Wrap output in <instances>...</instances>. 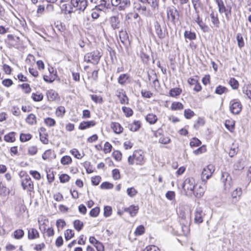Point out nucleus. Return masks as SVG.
Returning <instances> with one entry per match:
<instances>
[{
  "instance_id": "nucleus-1",
  "label": "nucleus",
  "mask_w": 251,
  "mask_h": 251,
  "mask_svg": "<svg viewBox=\"0 0 251 251\" xmlns=\"http://www.w3.org/2000/svg\"><path fill=\"white\" fill-rule=\"evenodd\" d=\"M6 47L9 49H19L22 45V41L18 36L13 34H8L4 39Z\"/></svg>"
},
{
  "instance_id": "nucleus-2",
  "label": "nucleus",
  "mask_w": 251,
  "mask_h": 251,
  "mask_svg": "<svg viewBox=\"0 0 251 251\" xmlns=\"http://www.w3.org/2000/svg\"><path fill=\"white\" fill-rule=\"evenodd\" d=\"M102 55L101 51L96 50L86 53L84 56V60L87 63L97 65L99 63Z\"/></svg>"
},
{
  "instance_id": "nucleus-3",
  "label": "nucleus",
  "mask_w": 251,
  "mask_h": 251,
  "mask_svg": "<svg viewBox=\"0 0 251 251\" xmlns=\"http://www.w3.org/2000/svg\"><path fill=\"white\" fill-rule=\"evenodd\" d=\"M217 5L218 11L220 13H224L226 19L228 20L231 16V6H226L223 0H214Z\"/></svg>"
},
{
  "instance_id": "nucleus-4",
  "label": "nucleus",
  "mask_w": 251,
  "mask_h": 251,
  "mask_svg": "<svg viewBox=\"0 0 251 251\" xmlns=\"http://www.w3.org/2000/svg\"><path fill=\"white\" fill-rule=\"evenodd\" d=\"M25 63L28 67L36 64L39 71H43L45 68L44 62L41 60L36 61L35 56L31 54H28L27 55Z\"/></svg>"
},
{
  "instance_id": "nucleus-5",
  "label": "nucleus",
  "mask_w": 251,
  "mask_h": 251,
  "mask_svg": "<svg viewBox=\"0 0 251 251\" xmlns=\"http://www.w3.org/2000/svg\"><path fill=\"white\" fill-rule=\"evenodd\" d=\"M167 17L168 20L171 21L174 24L179 21V13L174 7H169L166 10Z\"/></svg>"
},
{
  "instance_id": "nucleus-6",
  "label": "nucleus",
  "mask_w": 251,
  "mask_h": 251,
  "mask_svg": "<svg viewBox=\"0 0 251 251\" xmlns=\"http://www.w3.org/2000/svg\"><path fill=\"white\" fill-rule=\"evenodd\" d=\"M221 180L224 184V190L226 191H229L231 188L233 182L231 176L227 172L222 173Z\"/></svg>"
},
{
  "instance_id": "nucleus-7",
  "label": "nucleus",
  "mask_w": 251,
  "mask_h": 251,
  "mask_svg": "<svg viewBox=\"0 0 251 251\" xmlns=\"http://www.w3.org/2000/svg\"><path fill=\"white\" fill-rule=\"evenodd\" d=\"M115 96L122 104H127L129 99L123 88H118L115 91Z\"/></svg>"
},
{
  "instance_id": "nucleus-8",
  "label": "nucleus",
  "mask_w": 251,
  "mask_h": 251,
  "mask_svg": "<svg viewBox=\"0 0 251 251\" xmlns=\"http://www.w3.org/2000/svg\"><path fill=\"white\" fill-rule=\"evenodd\" d=\"M196 14V16L194 19V22L197 24L203 32H209L210 31L209 26L203 22L200 13Z\"/></svg>"
},
{
  "instance_id": "nucleus-9",
  "label": "nucleus",
  "mask_w": 251,
  "mask_h": 251,
  "mask_svg": "<svg viewBox=\"0 0 251 251\" xmlns=\"http://www.w3.org/2000/svg\"><path fill=\"white\" fill-rule=\"evenodd\" d=\"M195 186L196 182L194 178L193 177H188L184 180L182 188L184 191L190 192V193L192 194Z\"/></svg>"
},
{
  "instance_id": "nucleus-10",
  "label": "nucleus",
  "mask_w": 251,
  "mask_h": 251,
  "mask_svg": "<svg viewBox=\"0 0 251 251\" xmlns=\"http://www.w3.org/2000/svg\"><path fill=\"white\" fill-rule=\"evenodd\" d=\"M123 18V15L121 13H117V15L113 16L110 18V24L112 27L115 29L120 27L121 21Z\"/></svg>"
},
{
  "instance_id": "nucleus-11",
  "label": "nucleus",
  "mask_w": 251,
  "mask_h": 251,
  "mask_svg": "<svg viewBox=\"0 0 251 251\" xmlns=\"http://www.w3.org/2000/svg\"><path fill=\"white\" fill-rule=\"evenodd\" d=\"M214 171V167L209 165L203 169L201 175V178L202 181H206L212 176Z\"/></svg>"
},
{
  "instance_id": "nucleus-12",
  "label": "nucleus",
  "mask_w": 251,
  "mask_h": 251,
  "mask_svg": "<svg viewBox=\"0 0 251 251\" xmlns=\"http://www.w3.org/2000/svg\"><path fill=\"white\" fill-rule=\"evenodd\" d=\"M60 6L62 11H63L66 14H71L75 11V7L74 3L72 2V0L69 1V2H65L64 3H61Z\"/></svg>"
},
{
  "instance_id": "nucleus-13",
  "label": "nucleus",
  "mask_w": 251,
  "mask_h": 251,
  "mask_svg": "<svg viewBox=\"0 0 251 251\" xmlns=\"http://www.w3.org/2000/svg\"><path fill=\"white\" fill-rule=\"evenodd\" d=\"M209 17L211 23V27L216 28H219L221 22L218 14L214 11H212L209 14Z\"/></svg>"
},
{
  "instance_id": "nucleus-14",
  "label": "nucleus",
  "mask_w": 251,
  "mask_h": 251,
  "mask_svg": "<svg viewBox=\"0 0 251 251\" xmlns=\"http://www.w3.org/2000/svg\"><path fill=\"white\" fill-rule=\"evenodd\" d=\"M48 70L49 74L44 75L43 79L46 82L51 83L56 79L57 76V72L52 67L49 68Z\"/></svg>"
},
{
  "instance_id": "nucleus-15",
  "label": "nucleus",
  "mask_w": 251,
  "mask_h": 251,
  "mask_svg": "<svg viewBox=\"0 0 251 251\" xmlns=\"http://www.w3.org/2000/svg\"><path fill=\"white\" fill-rule=\"evenodd\" d=\"M196 13H200L205 9L204 0H192Z\"/></svg>"
},
{
  "instance_id": "nucleus-16",
  "label": "nucleus",
  "mask_w": 251,
  "mask_h": 251,
  "mask_svg": "<svg viewBox=\"0 0 251 251\" xmlns=\"http://www.w3.org/2000/svg\"><path fill=\"white\" fill-rule=\"evenodd\" d=\"M22 186L24 190L27 189L28 191H32L33 183L29 176L26 175L22 180Z\"/></svg>"
},
{
  "instance_id": "nucleus-17",
  "label": "nucleus",
  "mask_w": 251,
  "mask_h": 251,
  "mask_svg": "<svg viewBox=\"0 0 251 251\" xmlns=\"http://www.w3.org/2000/svg\"><path fill=\"white\" fill-rule=\"evenodd\" d=\"M205 216L201 207H197L195 211L194 222L196 224H200L203 222V218Z\"/></svg>"
},
{
  "instance_id": "nucleus-18",
  "label": "nucleus",
  "mask_w": 251,
  "mask_h": 251,
  "mask_svg": "<svg viewBox=\"0 0 251 251\" xmlns=\"http://www.w3.org/2000/svg\"><path fill=\"white\" fill-rule=\"evenodd\" d=\"M143 153V152L141 150L134 151L133 154L136 164L141 165L144 163V157Z\"/></svg>"
},
{
  "instance_id": "nucleus-19",
  "label": "nucleus",
  "mask_w": 251,
  "mask_h": 251,
  "mask_svg": "<svg viewBox=\"0 0 251 251\" xmlns=\"http://www.w3.org/2000/svg\"><path fill=\"white\" fill-rule=\"evenodd\" d=\"M75 11H84L87 6V1L86 0H72Z\"/></svg>"
},
{
  "instance_id": "nucleus-20",
  "label": "nucleus",
  "mask_w": 251,
  "mask_h": 251,
  "mask_svg": "<svg viewBox=\"0 0 251 251\" xmlns=\"http://www.w3.org/2000/svg\"><path fill=\"white\" fill-rule=\"evenodd\" d=\"M46 94L48 99L50 101H54L59 99L58 94L52 89L48 90Z\"/></svg>"
},
{
  "instance_id": "nucleus-21",
  "label": "nucleus",
  "mask_w": 251,
  "mask_h": 251,
  "mask_svg": "<svg viewBox=\"0 0 251 251\" xmlns=\"http://www.w3.org/2000/svg\"><path fill=\"white\" fill-rule=\"evenodd\" d=\"M139 207L137 205H131L128 207L124 208V211L128 213L130 216L134 217L138 213Z\"/></svg>"
},
{
  "instance_id": "nucleus-22",
  "label": "nucleus",
  "mask_w": 251,
  "mask_h": 251,
  "mask_svg": "<svg viewBox=\"0 0 251 251\" xmlns=\"http://www.w3.org/2000/svg\"><path fill=\"white\" fill-rule=\"evenodd\" d=\"M242 108V104L241 101L238 99H233L230 102V110H241Z\"/></svg>"
},
{
  "instance_id": "nucleus-23",
  "label": "nucleus",
  "mask_w": 251,
  "mask_h": 251,
  "mask_svg": "<svg viewBox=\"0 0 251 251\" xmlns=\"http://www.w3.org/2000/svg\"><path fill=\"white\" fill-rule=\"evenodd\" d=\"M130 76L127 74H123L118 78V82L121 85H125L129 81Z\"/></svg>"
},
{
  "instance_id": "nucleus-24",
  "label": "nucleus",
  "mask_w": 251,
  "mask_h": 251,
  "mask_svg": "<svg viewBox=\"0 0 251 251\" xmlns=\"http://www.w3.org/2000/svg\"><path fill=\"white\" fill-rule=\"evenodd\" d=\"M96 123L93 121L82 122L79 126V129L81 130H84L86 128H89L91 126H93L95 125Z\"/></svg>"
},
{
  "instance_id": "nucleus-25",
  "label": "nucleus",
  "mask_w": 251,
  "mask_h": 251,
  "mask_svg": "<svg viewBox=\"0 0 251 251\" xmlns=\"http://www.w3.org/2000/svg\"><path fill=\"white\" fill-rule=\"evenodd\" d=\"M182 90L179 87H176L172 88L170 90L169 94L170 97H177L179 96L182 93Z\"/></svg>"
},
{
  "instance_id": "nucleus-26",
  "label": "nucleus",
  "mask_w": 251,
  "mask_h": 251,
  "mask_svg": "<svg viewBox=\"0 0 251 251\" xmlns=\"http://www.w3.org/2000/svg\"><path fill=\"white\" fill-rule=\"evenodd\" d=\"M111 127L116 134H120L123 132V128L118 123L113 122L111 124Z\"/></svg>"
},
{
  "instance_id": "nucleus-27",
  "label": "nucleus",
  "mask_w": 251,
  "mask_h": 251,
  "mask_svg": "<svg viewBox=\"0 0 251 251\" xmlns=\"http://www.w3.org/2000/svg\"><path fill=\"white\" fill-rule=\"evenodd\" d=\"M19 87L22 89L23 92L26 95H28L31 92L32 89L29 84L27 83L20 84Z\"/></svg>"
},
{
  "instance_id": "nucleus-28",
  "label": "nucleus",
  "mask_w": 251,
  "mask_h": 251,
  "mask_svg": "<svg viewBox=\"0 0 251 251\" xmlns=\"http://www.w3.org/2000/svg\"><path fill=\"white\" fill-rule=\"evenodd\" d=\"M184 37L186 39H188L190 41L195 40L197 38L196 33L191 30H185L184 32Z\"/></svg>"
},
{
  "instance_id": "nucleus-29",
  "label": "nucleus",
  "mask_w": 251,
  "mask_h": 251,
  "mask_svg": "<svg viewBox=\"0 0 251 251\" xmlns=\"http://www.w3.org/2000/svg\"><path fill=\"white\" fill-rule=\"evenodd\" d=\"M130 5V2L129 0H121L120 3L117 6L119 10H125Z\"/></svg>"
},
{
  "instance_id": "nucleus-30",
  "label": "nucleus",
  "mask_w": 251,
  "mask_h": 251,
  "mask_svg": "<svg viewBox=\"0 0 251 251\" xmlns=\"http://www.w3.org/2000/svg\"><path fill=\"white\" fill-rule=\"evenodd\" d=\"M228 92L229 90L226 87L221 85L217 86L215 90V93L220 95L227 93Z\"/></svg>"
},
{
  "instance_id": "nucleus-31",
  "label": "nucleus",
  "mask_w": 251,
  "mask_h": 251,
  "mask_svg": "<svg viewBox=\"0 0 251 251\" xmlns=\"http://www.w3.org/2000/svg\"><path fill=\"white\" fill-rule=\"evenodd\" d=\"M228 83L233 90H237L239 87V83L234 77H230Z\"/></svg>"
},
{
  "instance_id": "nucleus-32",
  "label": "nucleus",
  "mask_w": 251,
  "mask_h": 251,
  "mask_svg": "<svg viewBox=\"0 0 251 251\" xmlns=\"http://www.w3.org/2000/svg\"><path fill=\"white\" fill-rule=\"evenodd\" d=\"M31 97L33 100L38 102L43 100L44 95L42 93L37 91L35 93H32Z\"/></svg>"
},
{
  "instance_id": "nucleus-33",
  "label": "nucleus",
  "mask_w": 251,
  "mask_h": 251,
  "mask_svg": "<svg viewBox=\"0 0 251 251\" xmlns=\"http://www.w3.org/2000/svg\"><path fill=\"white\" fill-rule=\"evenodd\" d=\"M205 189L203 187L200 186L195 192L194 190L193 191L192 194H194L197 198H201L203 196L205 192Z\"/></svg>"
},
{
  "instance_id": "nucleus-34",
  "label": "nucleus",
  "mask_w": 251,
  "mask_h": 251,
  "mask_svg": "<svg viewBox=\"0 0 251 251\" xmlns=\"http://www.w3.org/2000/svg\"><path fill=\"white\" fill-rule=\"evenodd\" d=\"M39 237V233L35 228H30L28 230V238L29 239H34Z\"/></svg>"
},
{
  "instance_id": "nucleus-35",
  "label": "nucleus",
  "mask_w": 251,
  "mask_h": 251,
  "mask_svg": "<svg viewBox=\"0 0 251 251\" xmlns=\"http://www.w3.org/2000/svg\"><path fill=\"white\" fill-rule=\"evenodd\" d=\"M243 92L251 100V84L245 85L243 87Z\"/></svg>"
},
{
  "instance_id": "nucleus-36",
  "label": "nucleus",
  "mask_w": 251,
  "mask_h": 251,
  "mask_svg": "<svg viewBox=\"0 0 251 251\" xmlns=\"http://www.w3.org/2000/svg\"><path fill=\"white\" fill-rule=\"evenodd\" d=\"M15 134L16 133L15 132H9L4 136V140L7 142H14L16 140L15 137Z\"/></svg>"
},
{
  "instance_id": "nucleus-37",
  "label": "nucleus",
  "mask_w": 251,
  "mask_h": 251,
  "mask_svg": "<svg viewBox=\"0 0 251 251\" xmlns=\"http://www.w3.org/2000/svg\"><path fill=\"white\" fill-rule=\"evenodd\" d=\"M38 70V69H37L35 67V65L28 67L29 73L34 77H37L39 75V73Z\"/></svg>"
},
{
  "instance_id": "nucleus-38",
  "label": "nucleus",
  "mask_w": 251,
  "mask_h": 251,
  "mask_svg": "<svg viewBox=\"0 0 251 251\" xmlns=\"http://www.w3.org/2000/svg\"><path fill=\"white\" fill-rule=\"evenodd\" d=\"M91 100L96 103L101 104L103 102V98L100 95L93 94L90 95Z\"/></svg>"
},
{
  "instance_id": "nucleus-39",
  "label": "nucleus",
  "mask_w": 251,
  "mask_h": 251,
  "mask_svg": "<svg viewBox=\"0 0 251 251\" xmlns=\"http://www.w3.org/2000/svg\"><path fill=\"white\" fill-rule=\"evenodd\" d=\"M101 12V10L100 8H98V6H96L94 9H93L91 13V17L93 19H98L100 16V13Z\"/></svg>"
},
{
  "instance_id": "nucleus-40",
  "label": "nucleus",
  "mask_w": 251,
  "mask_h": 251,
  "mask_svg": "<svg viewBox=\"0 0 251 251\" xmlns=\"http://www.w3.org/2000/svg\"><path fill=\"white\" fill-rule=\"evenodd\" d=\"M146 119L151 124L156 123L157 120V116L153 114H149L146 116Z\"/></svg>"
},
{
  "instance_id": "nucleus-41",
  "label": "nucleus",
  "mask_w": 251,
  "mask_h": 251,
  "mask_svg": "<svg viewBox=\"0 0 251 251\" xmlns=\"http://www.w3.org/2000/svg\"><path fill=\"white\" fill-rule=\"evenodd\" d=\"M141 127V123L139 121H135L133 124L129 125L130 130L132 131H137Z\"/></svg>"
},
{
  "instance_id": "nucleus-42",
  "label": "nucleus",
  "mask_w": 251,
  "mask_h": 251,
  "mask_svg": "<svg viewBox=\"0 0 251 251\" xmlns=\"http://www.w3.org/2000/svg\"><path fill=\"white\" fill-rule=\"evenodd\" d=\"M74 228L78 231H80L83 227V223L79 220H75L74 221Z\"/></svg>"
},
{
  "instance_id": "nucleus-43",
  "label": "nucleus",
  "mask_w": 251,
  "mask_h": 251,
  "mask_svg": "<svg viewBox=\"0 0 251 251\" xmlns=\"http://www.w3.org/2000/svg\"><path fill=\"white\" fill-rule=\"evenodd\" d=\"M25 232L23 229H18L15 230L13 232V235L15 239H20L24 235Z\"/></svg>"
},
{
  "instance_id": "nucleus-44",
  "label": "nucleus",
  "mask_w": 251,
  "mask_h": 251,
  "mask_svg": "<svg viewBox=\"0 0 251 251\" xmlns=\"http://www.w3.org/2000/svg\"><path fill=\"white\" fill-rule=\"evenodd\" d=\"M155 31L159 38L163 39L165 37V34L163 32L160 25L155 26Z\"/></svg>"
},
{
  "instance_id": "nucleus-45",
  "label": "nucleus",
  "mask_w": 251,
  "mask_h": 251,
  "mask_svg": "<svg viewBox=\"0 0 251 251\" xmlns=\"http://www.w3.org/2000/svg\"><path fill=\"white\" fill-rule=\"evenodd\" d=\"M172 110H181L183 108V105L180 102L174 101L171 105Z\"/></svg>"
},
{
  "instance_id": "nucleus-46",
  "label": "nucleus",
  "mask_w": 251,
  "mask_h": 251,
  "mask_svg": "<svg viewBox=\"0 0 251 251\" xmlns=\"http://www.w3.org/2000/svg\"><path fill=\"white\" fill-rule=\"evenodd\" d=\"M32 137V135L29 133H21L20 136V140L22 142H25L30 140Z\"/></svg>"
},
{
  "instance_id": "nucleus-47",
  "label": "nucleus",
  "mask_w": 251,
  "mask_h": 251,
  "mask_svg": "<svg viewBox=\"0 0 251 251\" xmlns=\"http://www.w3.org/2000/svg\"><path fill=\"white\" fill-rule=\"evenodd\" d=\"M236 39L238 47L241 49L245 46V43L242 35L240 33L237 34L236 36Z\"/></svg>"
},
{
  "instance_id": "nucleus-48",
  "label": "nucleus",
  "mask_w": 251,
  "mask_h": 251,
  "mask_svg": "<svg viewBox=\"0 0 251 251\" xmlns=\"http://www.w3.org/2000/svg\"><path fill=\"white\" fill-rule=\"evenodd\" d=\"M26 122L30 125H33L36 123V116L33 114H29L26 118Z\"/></svg>"
},
{
  "instance_id": "nucleus-49",
  "label": "nucleus",
  "mask_w": 251,
  "mask_h": 251,
  "mask_svg": "<svg viewBox=\"0 0 251 251\" xmlns=\"http://www.w3.org/2000/svg\"><path fill=\"white\" fill-rule=\"evenodd\" d=\"M141 94L142 97L144 98H151L153 96V93L147 90H142Z\"/></svg>"
},
{
  "instance_id": "nucleus-50",
  "label": "nucleus",
  "mask_w": 251,
  "mask_h": 251,
  "mask_svg": "<svg viewBox=\"0 0 251 251\" xmlns=\"http://www.w3.org/2000/svg\"><path fill=\"white\" fill-rule=\"evenodd\" d=\"M65 238L68 241L74 236V232L72 229H67L64 233Z\"/></svg>"
},
{
  "instance_id": "nucleus-51",
  "label": "nucleus",
  "mask_w": 251,
  "mask_h": 251,
  "mask_svg": "<svg viewBox=\"0 0 251 251\" xmlns=\"http://www.w3.org/2000/svg\"><path fill=\"white\" fill-rule=\"evenodd\" d=\"M151 87L155 91H158V90L160 88V84L157 77H156L155 79L153 80L151 84Z\"/></svg>"
},
{
  "instance_id": "nucleus-52",
  "label": "nucleus",
  "mask_w": 251,
  "mask_h": 251,
  "mask_svg": "<svg viewBox=\"0 0 251 251\" xmlns=\"http://www.w3.org/2000/svg\"><path fill=\"white\" fill-rule=\"evenodd\" d=\"M40 139L41 141L44 144H48L49 142V140L48 139V134L46 133H42L40 132L39 133Z\"/></svg>"
},
{
  "instance_id": "nucleus-53",
  "label": "nucleus",
  "mask_w": 251,
  "mask_h": 251,
  "mask_svg": "<svg viewBox=\"0 0 251 251\" xmlns=\"http://www.w3.org/2000/svg\"><path fill=\"white\" fill-rule=\"evenodd\" d=\"M201 144V141L196 137L193 138L190 142V145L191 147H198L200 146Z\"/></svg>"
},
{
  "instance_id": "nucleus-54",
  "label": "nucleus",
  "mask_w": 251,
  "mask_h": 251,
  "mask_svg": "<svg viewBox=\"0 0 251 251\" xmlns=\"http://www.w3.org/2000/svg\"><path fill=\"white\" fill-rule=\"evenodd\" d=\"M145 229L144 226L142 225H140L136 228L134 232V234L136 236L141 235L145 232Z\"/></svg>"
},
{
  "instance_id": "nucleus-55",
  "label": "nucleus",
  "mask_w": 251,
  "mask_h": 251,
  "mask_svg": "<svg viewBox=\"0 0 251 251\" xmlns=\"http://www.w3.org/2000/svg\"><path fill=\"white\" fill-rule=\"evenodd\" d=\"M44 122L47 126L50 127L54 126L56 124V122L53 119L49 117L45 119Z\"/></svg>"
},
{
  "instance_id": "nucleus-56",
  "label": "nucleus",
  "mask_w": 251,
  "mask_h": 251,
  "mask_svg": "<svg viewBox=\"0 0 251 251\" xmlns=\"http://www.w3.org/2000/svg\"><path fill=\"white\" fill-rule=\"evenodd\" d=\"M72 162V158L70 156L66 155L62 157L61 163L65 165H68Z\"/></svg>"
},
{
  "instance_id": "nucleus-57",
  "label": "nucleus",
  "mask_w": 251,
  "mask_h": 251,
  "mask_svg": "<svg viewBox=\"0 0 251 251\" xmlns=\"http://www.w3.org/2000/svg\"><path fill=\"white\" fill-rule=\"evenodd\" d=\"M242 194V189L239 188H236L231 193V196L233 198H236L237 197H240L241 196Z\"/></svg>"
},
{
  "instance_id": "nucleus-58",
  "label": "nucleus",
  "mask_w": 251,
  "mask_h": 251,
  "mask_svg": "<svg viewBox=\"0 0 251 251\" xmlns=\"http://www.w3.org/2000/svg\"><path fill=\"white\" fill-rule=\"evenodd\" d=\"M100 211V208L98 207H96L91 209L90 212V215L92 217H96L99 215Z\"/></svg>"
},
{
  "instance_id": "nucleus-59",
  "label": "nucleus",
  "mask_w": 251,
  "mask_h": 251,
  "mask_svg": "<svg viewBox=\"0 0 251 251\" xmlns=\"http://www.w3.org/2000/svg\"><path fill=\"white\" fill-rule=\"evenodd\" d=\"M206 151V146L205 145H203L201 147L198 148L197 150L193 151V153L195 155H198L201 154L202 153H204Z\"/></svg>"
},
{
  "instance_id": "nucleus-60",
  "label": "nucleus",
  "mask_w": 251,
  "mask_h": 251,
  "mask_svg": "<svg viewBox=\"0 0 251 251\" xmlns=\"http://www.w3.org/2000/svg\"><path fill=\"white\" fill-rule=\"evenodd\" d=\"M100 187L102 189H112L113 187V184L109 182L106 181L102 182Z\"/></svg>"
},
{
  "instance_id": "nucleus-61",
  "label": "nucleus",
  "mask_w": 251,
  "mask_h": 251,
  "mask_svg": "<svg viewBox=\"0 0 251 251\" xmlns=\"http://www.w3.org/2000/svg\"><path fill=\"white\" fill-rule=\"evenodd\" d=\"M126 192L127 195L130 197H133L137 194V191L133 187L127 188Z\"/></svg>"
},
{
  "instance_id": "nucleus-62",
  "label": "nucleus",
  "mask_w": 251,
  "mask_h": 251,
  "mask_svg": "<svg viewBox=\"0 0 251 251\" xmlns=\"http://www.w3.org/2000/svg\"><path fill=\"white\" fill-rule=\"evenodd\" d=\"M2 84L6 87H9L13 84V82L10 78H6L2 81Z\"/></svg>"
},
{
  "instance_id": "nucleus-63",
  "label": "nucleus",
  "mask_w": 251,
  "mask_h": 251,
  "mask_svg": "<svg viewBox=\"0 0 251 251\" xmlns=\"http://www.w3.org/2000/svg\"><path fill=\"white\" fill-rule=\"evenodd\" d=\"M225 125L226 128L230 131L234 129V124H233L232 122H230L229 120H226Z\"/></svg>"
},
{
  "instance_id": "nucleus-64",
  "label": "nucleus",
  "mask_w": 251,
  "mask_h": 251,
  "mask_svg": "<svg viewBox=\"0 0 251 251\" xmlns=\"http://www.w3.org/2000/svg\"><path fill=\"white\" fill-rule=\"evenodd\" d=\"M2 69L6 75H10L11 74L12 69L9 65L6 64H3Z\"/></svg>"
}]
</instances>
